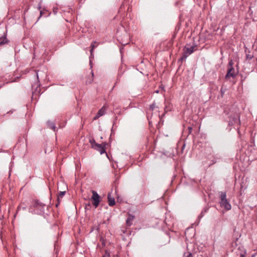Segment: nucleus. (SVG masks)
<instances>
[{
	"instance_id": "1",
	"label": "nucleus",
	"mask_w": 257,
	"mask_h": 257,
	"mask_svg": "<svg viewBox=\"0 0 257 257\" xmlns=\"http://www.w3.org/2000/svg\"><path fill=\"white\" fill-rule=\"evenodd\" d=\"M220 206L222 207H223L225 209L227 210H230L231 208V206L229 203L228 200L226 199V194L225 192H220Z\"/></svg>"
},
{
	"instance_id": "2",
	"label": "nucleus",
	"mask_w": 257,
	"mask_h": 257,
	"mask_svg": "<svg viewBox=\"0 0 257 257\" xmlns=\"http://www.w3.org/2000/svg\"><path fill=\"white\" fill-rule=\"evenodd\" d=\"M233 63L232 60H230L228 64L227 72L225 76L226 79H228L229 77H232L234 78L236 77L237 73L233 67Z\"/></svg>"
},
{
	"instance_id": "3",
	"label": "nucleus",
	"mask_w": 257,
	"mask_h": 257,
	"mask_svg": "<svg viewBox=\"0 0 257 257\" xmlns=\"http://www.w3.org/2000/svg\"><path fill=\"white\" fill-rule=\"evenodd\" d=\"M196 47V45L195 46H192L190 47H188L187 46H185V47L184 48V52L183 54L182 57L180 58V60L182 61L183 60H185L186 59V58L190 55H191L192 53H193L194 51V48Z\"/></svg>"
},
{
	"instance_id": "4",
	"label": "nucleus",
	"mask_w": 257,
	"mask_h": 257,
	"mask_svg": "<svg viewBox=\"0 0 257 257\" xmlns=\"http://www.w3.org/2000/svg\"><path fill=\"white\" fill-rule=\"evenodd\" d=\"M92 193L91 199L92 200V204L95 208H97L100 201V197L95 191L93 190Z\"/></svg>"
},
{
	"instance_id": "5",
	"label": "nucleus",
	"mask_w": 257,
	"mask_h": 257,
	"mask_svg": "<svg viewBox=\"0 0 257 257\" xmlns=\"http://www.w3.org/2000/svg\"><path fill=\"white\" fill-rule=\"evenodd\" d=\"M106 145V143H103L101 144H97L93 149L100 152L101 154H102L106 153L105 147Z\"/></svg>"
},
{
	"instance_id": "6",
	"label": "nucleus",
	"mask_w": 257,
	"mask_h": 257,
	"mask_svg": "<svg viewBox=\"0 0 257 257\" xmlns=\"http://www.w3.org/2000/svg\"><path fill=\"white\" fill-rule=\"evenodd\" d=\"M106 107L103 106L98 111L96 115L93 117V120H96L101 116L104 115L106 113Z\"/></svg>"
},
{
	"instance_id": "7",
	"label": "nucleus",
	"mask_w": 257,
	"mask_h": 257,
	"mask_svg": "<svg viewBox=\"0 0 257 257\" xmlns=\"http://www.w3.org/2000/svg\"><path fill=\"white\" fill-rule=\"evenodd\" d=\"M33 206L35 208L40 209V212H36L37 213H41L44 211V207L45 205L42 203L39 202L38 201H35Z\"/></svg>"
},
{
	"instance_id": "8",
	"label": "nucleus",
	"mask_w": 257,
	"mask_h": 257,
	"mask_svg": "<svg viewBox=\"0 0 257 257\" xmlns=\"http://www.w3.org/2000/svg\"><path fill=\"white\" fill-rule=\"evenodd\" d=\"M107 199H108V205L110 206H113L115 203V199L114 197H111V194L110 193H108L107 195Z\"/></svg>"
},
{
	"instance_id": "9",
	"label": "nucleus",
	"mask_w": 257,
	"mask_h": 257,
	"mask_svg": "<svg viewBox=\"0 0 257 257\" xmlns=\"http://www.w3.org/2000/svg\"><path fill=\"white\" fill-rule=\"evenodd\" d=\"M134 216L129 214L126 220V224L128 226H130L132 224V221L134 220Z\"/></svg>"
},
{
	"instance_id": "10",
	"label": "nucleus",
	"mask_w": 257,
	"mask_h": 257,
	"mask_svg": "<svg viewBox=\"0 0 257 257\" xmlns=\"http://www.w3.org/2000/svg\"><path fill=\"white\" fill-rule=\"evenodd\" d=\"M7 42L5 32H4L3 35L0 37V45L5 44Z\"/></svg>"
},
{
	"instance_id": "11",
	"label": "nucleus",
	"mask_w": 257,
	"mask_h": 257,
	"mask_svg": "<svg viewBox=\"0 0 257 257\" xmlns=\"http://www.w3.org/2000/svg\"><path fill=\"white\" fill-rule=\"evenodd\" d=\"M65 193H66V191H60V193H59L58 198H57V201H58V203L56 204V207H57L58 206V205L60 203V198H62L65 194Z\"/></svg>"
},
{
	"instance_id": "12",
	"label": "nucleus",
	"mask_w": 257,
	"mask_h": 257,
	"mask_svg": "<svg viewBox=\"0 0 257 257\" xmlns=\"http://www.w3.org/2000/svg\"><path fill=\"white\" fill-rule=\"evenodd\" d=\"M47 124L50 128L53 130L54 131H55L56 126L54 122L51 121H48L47 122Z\"/></svg>"
},
{
	"instance_id": "13",
	"label": "nucleus",
	"mask_w": 257,
	"mask_h": 257,
	"mask_svg": "<svg viewBox=\"0 0 257 257\" xmlns=\"http://www.w3.org/2000/svg\"><path fill=\"white\" fill-rule=\"evenodd\" d=\"M89 143L91 144V147L93 149L94 147H95V145L97 144V143H96L94 139H92L89 140Z\"/></svg>"
},
{
	"instance_id": "14",
	"label": "nucleus",
	"mask_w": 257,
	"mask_h": 257,
	"mask_svg": "<svg viewBox=\"0 0 257 257\" xmlns=\"http://www.w3.org/2000/svg\"><path fill=\"white\" fill-rule=\"evenodd\" d=\"M96 43V42L94 41L91 44V48H92V49H94V48L97 47V45H95Z\"/></svg>"
},
{
	"instance_id": "15",
	"label": "nucleus",
	"mask_w": 257,
	"mask_h": 257,
	"mask_svg": "<svg viewBox=\"0 0 257 257\" xmlns=\"http://www.w3.org/2000/svg\"><path fill=\"white\" fill-rule=\"evenodd\" d=\"M92 77L89 80L86 81V83H90L93 81V72L91 71Z\"/></svg>"
},
{
	"instance_id": "16",
	"label": "nucleus",
	"mask_w": 257,
	"mask_h": 257,
	"mask_svg": "<svg viewBox=\"0 0 257 257\" xmlns=\"http://www.w3.org/2000/svg\"><path fill=\"white\" fill-rule=\"evenodd\" d=\"M246 58L247 59L250 60L253 58V56L251 55H249V54H246Z\"/></svg>"
},
{
	"instance_id": "17",
	"label": "nucleus",
	"mask_w": 257,
	"mask_h": 257,
	"mask_svg": "<svg viewBox=\"0 0 257 257\" xmlns=\"http://www.w3.org/2000/svg\"><path fill=\"white\" fill-rule=\"evenodd\" d=\"M155 107V104H152V105H150V109H151L152 110H154Z\"/></svg>"
},
{
	"instance_id": "18",
	"label": "nucleus",
	"mask_w": 257,
	"mask_h": 257,
	"mask_svg": "<svg viewBox=\"0 0 257 257\" xmlns=\"http://www.w3.org/2000/svg\"><path fill=\"white\" fill-rule=\"evenodd\" d=\"M25 207H23L22 205L18 207V210H20L21 208L23 209H25Z\"/></svg>"
},
{
	"instance_id": "19",
	"label": "nucleus",
	"mask_w": 257,
	"mask_h": 257,
	"mask_svg": "<svg viewBox=\"0 0 257 257\" xmlns=\"http://www.w3.org/2000/svg\"><path fill=\"white\" fill-rule=\"evenodd\" d=\"M187 257H193L192 254L190 252H188L187 253Z\"/></svg>"
},
{
	"instance_id": "20",
	"label": "nucleus",
	"mask_w": 257,
	"mask_h": 257,
	"mask_svg": "<svg viewBox=\"0 0 257 257\" xmlns=\"http://www.w3.org/2000/svg\"><path fill=\"white\" fill-rule=\"evenodd\" d=\"M239 257H245V252H244L243 253H241L240 254V256Z\"/></svg>"
},
{
	"instance_id": "21",
	"label": "nucleus",
	"mask_w": 257,
	"mask_h": 257,
	"mask_svg": "<svg viewBox=\"0 0 257 257\" xmlns=\"http://www.w3.org/2000/svg\"><path fill=\"white\" fill-rule=\"evenodd\" d=\"M102 257H110L109 256V254H105L104 255H103Z\"/></svg>"
},
{
	"instance_id": "22",
	"label": "nucleus",
	"mask_w": 257,
	"mask_h": 257,
	"mask_svg": "<svg viewBox=\"0 0 257 257\" xmlns=\"http://www.w3.org/2000/svg\"><path fill=\"white\" fill-rule=\"evenodd\" d=\"M93 50L94 49H92V48H91V50H90V53H91V55L92 56V54H93Z\"/></svg>"
},
{
	"instance_id": "23",
	"label": "nucleus",
	"mask_w": 257,
	"mask_h": 257,
	"mask_svg": "<svg viewBox=\"0 0 257 257\" xmlns=\"http://www.w3.org/2000/svg\"><path fill=\"white\" fill-rule=\"evenodd\" d=\"M189 133H190L191 131H192V127H189Z\"/></svg>"
},
{
	"instance_id": "24",
	"label": "nucleus",
	"mask_w": 257,
	"mask_h": 257,
	"mask_svg": "<svg viewBox=\"0 0 257 257\" xmlns=\"http://www.w3.org/2000/svg\"><path fill=\"white\" fill-rule=\"evenodd\" d=\"M42 15V11H41V12H40V17H41Z\"/></svg>"
},
{
	"instance_id": "25",
	"label": "nucleus",
	"mask_w": 257,
	"mask_h": 257,
	"mask_svg": "<svg viewBox=\"0 0 257 257\" xmlns=\"http://www.w3.org/2000/svg\"><path fill=\"white\" fill-rule=\"evenodd\" d=\"M37 79H39V77H38V74L37 73Z\"/></svg>"
},
{
	"instance_id": "26",
	"label": "nucleus",
	"mask_w": 257,
	"mask_h": 257,
	"mask_svg": "<svg viewBox=\"0 0 257 257\" xmlns=\"http://www.w3.org/2000/svg\"><path fill=\"white\" fill-rule=\"evenodd\" d=\"M158 92H159V90H157L156 93H158Z\"/></svg>"
},
{
	"instance_id": "27",
	"label": "nucleus",
	"mask_w": 257,
	"mask_h": 257,
	"mask_svg": "<svg viewBox=\"0 0 257 257\" xmlns=\"http://www.w3.org/2000/svg\"><path fill=\"white\" fill-rule=\"evenodd\" d=\"M254 256H255V255H254V254H253V255H252V257H254Z\"/></svg>"
}]
</instances>
